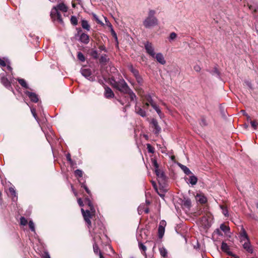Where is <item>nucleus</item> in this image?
Wrapping results in <instances>:
<instances>
[{
	"label": "nucleus",
	"mask_w": 258,
	"mask_h": 258,
	"mask_svg": "<svg viewBox=\"0 0 258 258\" xmlns=\"http://www.w3.org/2000/svg\"><path fill=\"white\" fill-rule=\"evenodd\" d=\"M110 84L114 89L123 94V99L118 100V101L122 105L125 106L123 108L124 112L126 111V108L130 107V102H133L137 104V98L136 95L121 76L118 78L112 77L110 78Z\"/></svg>",
	"instance_id": "nucleus-1"
},
{
	"label": "nucleus",
	"mask_w": 258,
	"mask_h": 258,
	"mask_svg": "<svg viewBox=\"0 0 258 258\" xmlns=\"http://www.w3.org/2000/svg\"><path fill=\"white\" fill-rule=\"evenodd\" d=\"M156 11L149 9L148 12L147 16L143 21V25L146 29H150L158 25V20L156 17Z\"/></svg>",
	"instance_id": "nucleus-2"
},
{
	"label": "nucleus",
	"mask_w": 258,
	"mask_h": 258,
	"mask_svg": "<svg viewBox=\"0 0 258 258\" xmlns=\"http://www.w3.org/2000/svg\"><path fill=\"white\" fill-rule=\"evenodd\" d=\"M94 227L93 229L89 230V232L93 238L95 236L96 239L98 238L100 239L101 235L103 234L106 236V235L105 234V227L103 224V223L98 219H96L94 220Z\"/></svg>",
	"instance_id": "nucleus-3"
},
{
	"label": "nucleus",
	"mask_w": 258,
	"mask_h": 258,
	"mask_svg": "<svg viewBox=\"0 0 258 258\" xmlns=\"http://www.w3.org/2000/svg\"><path fill=\"white\" fill-rule=\"evenodd\" d=\"M50 17L53 23L56 25L60 24L64 26V22L61 17V14L57 11L56 8H53L50 12Z\"/></svg>",
	"instance_id": "nucleus-4"
},
{
	"label": "nucleus",
	"mask_w": 258,
	"mask_h": 258,
	"mask_svg": "<svg viewBox=\"0 0 258 258\" xmlns=\"http://www.w3.org/2000/svg\"><path fill=\"white\" fill-rule=\"evenodd\" d=\"M80 72L82 75L88 80L91 82H94L96 80L95 77L92 75L90 69L82 68L80 70Z\"/></svg>",
	"instance_id": "nucleus-5"
},
{
	"label": "nucleus",
	"mask_w": 258,
	"mask_h": 258,
	"mask_svg": "<svg viewBox=\"0 0 258 258\" xmlns=\"http://www.w3.org/2000/svg\"><path fill=\"white\" fill-rule=\"evenodd\" d=\"M1 82L3 85L8 89L11 90L13 93L14 90L12 87L10 81L6 77L5 73H1L0 74Z\"/></svg>",
	"instance_id": "nucleus-6"
},
{
	"label": "nucleus",
	"mask_w": 258,
	"mask_h": 258,
	"mask_svg": "<svg viewBox=\"0 0 258 258\" xmlns=\"http://www.w3.org/2000/svg\"><path fill=\"white\" fill-rule=\"evenodd\" d=\"M81 212L85 221L87 223L88 227L90 229V227H91V222L90 220L91 215L90 214V211L89 210L85 211L84 209L82 208Z\"/></svg>",
	"instance_id": "nucleus-7"
},
{
	"label": "nucleus",
	"mask_w": 258,
	"mask_h": 258,
	"mask_svg": "<svg viewBox=\"0 0 258 258\" xmlns=\"http://www.w3.org/2000/svg\"><path fill=\"white\" fill-rule=\"evenodd\" d=\"M145 48L148 54H149L152 57H155V53L154 51V47L151 42H149V41L146 42L145 43Z\"/></svg>",
	"instance_id": "nucleus-8"
},
{
	"label": "nucleus",
	"mask_w": 258,
	"mask_h": 258,
	"mask_svg": "<svg viewBox=\"0 0 258 258\" xmlns=\"http://www.w3.org/2000/svg\"><path fill=\"white\" fill-rule=\"evenodd\" d=\"M221 249L222 250L226 253L228 255L231 256L234 258H239L238 256L236 255L235 254H233L230 250V247L228 245V244L224 242H222L221 244Z\"/></svg>",
	"instance_id": "nucleus-9"
},
{
	"label": "nucleus",
	"mask_w": 258,
	"mask_h": 258,
	"mask_svg": "<svg viewBox=\"0 0 258 258\" xmlns=\"http://www.w3.org/2000/svg\"><path fill=\"white\" fill-rule=\"evenodd\" d=\"M189 177H185L184 179L186 183L191 184L192 186L196 185L198 182V178L192 173L189 175Z\"/></svg>",
	"instance_id": "nucleus-10"
},
{
	"label": "nucleus",
	"mask_w": 258,
	"mask_h": 258,
	"mask_svg": "<svg viewBox=\"0 0 258 258\" xmlns=\"http://www.w3.org/2000/svg\"><path fill=\"white\" fill-rule=\"evenodd\" d=\"M151 124L152 127L154 128V133L156 135L159 134L161 131V128L159 125L157 120L156 119L153 118L151 120Z\"/></svg>",
	"instance_id": "nucleus-11"
},
{
	"label": "nucleus",
	"mask_w": 258,
	"mask_h": 258,
	"mask_svg": "<svg viewBox=\"0 0 258 258\" xmlns=\"http://www.w3.org/2000/svg\"><path fill=\"white\" fill-rule=\"evenodd\" d=\"M11 63L10 60L8 58L4 57L3 59L0 58V66L2 67H6L10 72L12 71V68L10 66Z\"/></svg>",
	"instance_id": "nucleus-12"
},
{
	"label": "nucleus",
	"mask_w": 258,
	"mask_h": 258,
	"mask_svg": "<svg viewBox=\"0 0 258 258\" xmlns=\"http://www.w3.org/2000/svg\"><path fill=\"white\" fill-rule=\"evenodd\" d=\"M24 93L29 98L32 102L36 103L38 101V96L36 93L28 91H25Z\"/></svg>",
	"instance_id": "nucleus-13"
},
{
	"label": "nucleus",
	"mask_w": 258,
	"mask_h": 258,
	"mask_svg": "<svg viewBox=\"0 0 258 258\" xmlns=\"http://www.w3.org/2000/svg\"><path fill=\"white\" fill-rule=\"evenodd\" d=\"M89 40V36L85 33H82L80 36L79 41L85 44H88Z\"/></svg>",
	"instance_id": "nucleus-14"
},
{
	"label": "nucleus",
	"mask_w": 258,
	"mask_h": 258,
	"mask_svg": "<svg viewBox=\"0 0 258 258\" xmlns=\"http://www.w3.org/2000/svg\"><path fill=\"white\" fill-rule=\"evenodd\" d=\"M157 61L161 64H165L166 63V60L164 59V56L162 53L159 52L155 54V57Z\"/></svg>",
	"instance_id": "nucleus-15"
},
{
	"label": "nucleus",
	"mask_w": 258,
	"mask_h": 258,
	"mask_svg": "<svg viewBox=\"0 0 258 258\" xmlns=\"http://www.w3.org/2000/svg\"><path fill=\"white\" fill-rule=\"evenodd\" d=\"M243 247L244 249H245L248 252L252 253H253V249L252 248V246L250 244L249 240H246L243 244Z\"/></svg>",
	"instance_id": "nucleus-16"
},
{
	"label": "nucleus",
	"mask_w": 258,
	"mask_h": 258,
	"mask_svg": "<svg viewBox=\"0 0 258 258\" xmlns=\"http://www.w3.org/2000/svg\"><path fill=\"white\" fill-rule=\"evenodd\" d=\"M105 97L107 98H113L114 96V93L109 87L105 88Z\"/></svg>",
	"instance_id": "nucleus-17"
},
{
	"label": "nucleus",
	"mask_w": 258,
	"mask_h": 258,
	"mask_svg": "<svg viewBox=\"0 0 258 258\" xmlns=\"http://www.w3.org/2000/svg\"><path fill=\"white\" fill-rule=\"evenodd\" d=\"M197 200L201 204H205L207 202V198L202 194H197Z\"/></svg>",
	"instance_id": "nucleus-18"
},
{
	"label": "nucleus",
	"mask_w": 258,
	"mask_h": 258,
	"mask_svg": "<svg viewBox=\"0 0 258 258\" xmlns=\"http://www.w3.org/2000/svg\"><path fill=\"white\" fill-rule=\"evenodd\" d=\"M155 173L158 178H159L162 181H165L166 179V176L165 175L164 173L161 170L157 169L155 170Z\"/></svg>",
	"instance_id": "nucleus-19"
},
{
	"label": "nucleus",
	"mask_w": 258,
	"mask_h": 258,
	"mask_svg": "<svg viewBox=\"0 0 258 258\" xmlns=\"http://www.w3.org/2000/svg\"><path fill=\"white\" fill-rule=\"evenodd\" d=\"M240 237L241 238V241L245 240H246V241L249 240L248 236L247 234V233L244 228H243V227H241V232L240 233Z\"/></svg>",
	"instance_id": "nucleus-20"
},
{
	"label": "nucleus",
	"mask_w": 258,
	"mask_h": 258,
	"mask_svg": "<svg viewBox=\"0 0 258 258\" xmlns=\"http://www.w3.org/2000/svg\"><path fill=\"white\" fill-rule=\"evenodd\" d=\"M178 165L186 175H189V174H191V171L186 166L182 165L181 163H178Z\"/></svg>",
	"instance_id": "nucleus-21"
},
{
	"label": "nucleus",
	"mask_w": 258,
	"mask_h": 258,
	"mask_svg": "<svg viewBox=\"0 0 258 258\" xmlns=\"http://www.w3.org/2000/svg\"><path fill=\"white\" fill-rule=\"evenodd\" d=\"M74 174H75V176L78 178V180H79V179L82 180V181H83V180H85L83 178V172L82 170H80V169L76 170L74 172Z\"/></svg>",
	"instance_id": "nucleus-22"
},
{
	"label": "nucleus",
	"mask_w": 258,
	"mask_h": 258,
	"mask_svg": "<svg viewBox=\"0 0 258 258\" xmlns=\"http://www.w3.org/2000/svg\"><path fill=\"white\" fill-rule=\"evenodd\" d=\"M93 241H94V243H93V250H94V253L96 254H99V252H101L99 250V247L97 244V239H96V237L94 236L93 238Z\"/></svg>",
	"instance_id": "nucleus-23"
},
{
	"label": "nucleus",
	"mask_w": 258,
	"mask_h": 258,
	"mask_svg": "<svg viewBox=\"0 0 258 258\" xmlns=\"http://www.w3.org/2000/svg\"><path fill=\"white\" fill-rule=\"evenodd\" d=\"M135 110L136 113L142 117H145L147 115L146 111L140 107L136 106Z\"/></svg>",
	"instance_id": "nucleus-24"
},
{
	"label": "nucleus",
	"mask_w": 258,
	"mask_h": 258,
	"mask_svg": "<svg viewBox=\"0 0 258 258\" xmlns=\"http://www.w3.org/2000/svg\"><path fill=\"white\" fill-rule=\"evenodd\" d=\"M54 8H56L58 11L60 10L63 12H66L68 11V7L63 3H60Z\"/></svg>",
	"instance_id": "nucleus-25"
},
{
	"label": "nucleus",
	"mask_w": 258,
	"mask_h": 258,
	"mask_svg": "<svg viewBox=\"0 0 258 258\" xmlns=\"http://www.w3.org/2000/svg\"><path fill=\"white\" fill-rule=\"evenodd\" d=\"M85 203L88 206V207H89L90 210L92 213L95 212V210L93 205V204L89 198H85Z\"/></svg>",
	"instance_id": "nucleus-26"
},
{
	"label": "nucleus",
	"mask_w": 258,
	"mask_h": 258,
	"mask_svg": "<svg viewBox=\"0 0 258 258\" xmlns=\"http://www.w3.org/2000/svg\"><path fill=\"white\" fill-rule=\"evenodd\" d=\"M79 182L81 185V187L84 188V189L85 190V191H86V192L88 195H91V191L89 190V189L88 188L87 186L85 184L86 181L83 180V181H82V180L79 179Z\"/></svg>",
	"instance_id": "nucleus-27"
},
{
	"label": "nucleus",
	"mask_w": 258,
	"mask_h": 258,
	"mask_svg": "<svg viewBox=\"0 0 258 258\" xmlns=\"http://www.w3.org/2000/svg\"><path fill=\"white\" fill-rule=\"evenodd\" d=\"M81 26L83 29H86L87 31H90V26L87 20L82 19L81 20Z\"/></svg>",
	"instance_id": "nucleus-28"
},
{
	"label": "nucleus",
	"mask_w": 258,
	"mask_h": 258,
	"mask_svg": "<svg viewBox=\"0 0 258 258\" xmlns=\"http://www.w3.org/2000/svg\"><path fill=\"white\" fill-rule=\"evenodd\" d=\"M140 236H137V239L139 243V247L141 250L145 252L147 250L146 246L141 241Z\"/></svg>",
	"instance_id": "nucleus-29"
},
{
	"label": "nucleus",
	"mask_w": 258,
	"mask_h": 258,
	"mask_svg": "<svg viewBox=\"0 0 258 258\" xmlns=\"http://www.w3.org/2000/svg\"><path fill=\"white\" fill-rule=\"evenodd\" d=\"M9 191L11 193V195L13 196L12 200L14 202H15L17 200L18 198L16 195V190L13 187H10L9 188Z\"/></svg>",
	"instance_id": "nucleus-30"
},
{
	"label": "nucleus",
	"mask_w": 258,
	"mask_h": 258,
	"mask_svg": "<svg viewBox=\"0 0 258 258\" xmlns=\"http://www.w3.org/2000/svg\"><path fill=\"white\" fill-rule=\"evenodd\" d=\"M17 80L23 88L25 89H29V86L24 79L17 78Z\"/></svg>",
	"instance_id": "nucleus-31"
},
{
	"label": "nucleus",
	"mask_w": 258,
	"mask_h": 258,
	"mask_svg": "<svg viewBox=\"0 0 258 258\" xmlns=\"http://www.w3.org/2000/svg\"><path fill=\"white\" fill-rule=\"evenodd\" d=\"M220 229L221 231H223L225 233L228 232L230 231V228L225 224H221L220 226Z\"/></svg>",
	"instance_id": "nucleus-32"
},
{
	"label": "nucleus",
	"mask_w": 258,
	"mask_h": 258,
	"mask_svg": "<svg viewBox=\"0 0 258 258\" xmlns=\"http://www.w3.org/2000/svg\"><path fill=\"white\" fill-rule=\"evenodd\" d=\"M146 99L147 101L150 104V105H151L152 107L156 104L154 102L151 95L150 94L146 95Z\"/></svg>",
	"instance_id": "nucleus-33"
},
{
	"label": "nucleus",
	"mask_w": 258,
	"mask_h": 258,
	"mask_svg": "<svg viewBox=\"0 0 258 258\" xmlns=\"http://www.w3.org/2000/svg\"><path fill=\"white\" fill-rule=\"evenodd\" d=\"M159 250L161 255L164 257H165L167 255V251L164 247H159Z\"/></svg>",
	"instance_id": "nucleus-34"
},
{
	"label": "nucleus",
	"mask_w": 258,
	"mask_h": 258,
	"mask_svg": "<svg viewBox=\"0 0 258 258\" xmlns=\"http://www.w3.org/2000/svg\"><path fill=\"white\" fill-rule=\"evenodd\" d=\"M92 15L94 19L96 21V22L98 24L101 25L102 26H103L104 25V24L99 19L98 17L97 16V15L96 14L92 13Z\"/></svg>",
	"instance_id": "nucleus-35"
},
{
	"label": "nucleus",
	"mask_w": 258,
	"mask_h": 258,
	"mask_svg": "<svg viewBox=\"0 0 258 258\" xmlns=\"http://www.w3.org/2000/svg\"><path fill=\"white\" fill-rule=\"evenodd\" d=\"M183 205L187 208H189L191 206V201L189 199H184V200L183 201Z\"/></svg>",
	"instance_id": "nucleus-36"
},
{
	"label": "nucleus",
	"mask_w": 258,
	"mask_h": 258,
	"mask_svg": "<svg viewBox=\"0 0 258 258\" xmlns=\"http://www.w3.org/2000/svg\"><path fill=\"white\" fill-rule=\"evenodd\" d=\"M90 55L94 59H97L98 58V53L97 50L93 49L90 52Z\"/></svg>",
	"instance_id": "nucleus-37"
},
{
	"label": "nucleus",
	"mask_w": 258,
	"mask_h": 258,
	"mask_svg": "<svg viewBox=\"0 0 258 258\" xmlns=\"http://www.w3.org/2000/svg\"><path fill=\"white\" fill-rule=\"evenodd\" d=\"M78 59L81 62H84L85 60V57L82 52L79 51L77 54Z\"/></svg>",
	"instance_id": "nucleus-38"
},
{
	"label": "nucleus",
	"mask_w": 258,
	"mask_h": 258,
	"mask_svg": "<svg viewBox=\"0 0 258 258\" xmlns=\"http://www.w3.org/2000/svg\"><path fill=\"white\" fill-rule=\"evenodd\" d=\"M71 23L74 26H77L78 25V19L75 16H72L71 17Z\"/></svg>",
	"instance_id": "nucleus-39"
},
{
	"label": "nucleus",
	"mask_w": 258,
	"mask_h": 258,
	"mask_svg": "<svg viewBox=\"0 0 258 258\" xmlns=\"http://www.w3.org/2000/svg\"><path fill=\"white\" fill-rule=\"evenodd\" d=\"M210 73L212 75H216L217 77H220V72L216 67H215L214 68H213V69L212 70L210 71Z\"/></svg>",
	"instance_id": "nucleus-40"
},
{
	"label": "nucleus",
	"mask_w": 258,
	"mask_h": 258,
	"mask_svg": "<svg viewBox=\"0 0 258 258\" xmlns=\"http://www.w3.org/2000/svg\"><path fill=\"white\" fill-rule=\"evenodd\" d=\"M108 60V59L107 58V55L105 54H102L99 58L100 63H106Z\"/></svg>",
	"instance_id": "nucleus-41"
},
{
	"label": "nucleus",
	"mask_w": 258,
	"mask_h": 258,
	"mask_svg": "<svg viewBox=\"0 0 258 258\" xmlns=\"http://www.w3.org/2000/svg\"><path fill=\"white\" fill-rule=\"evenodd\" d=\"M177 35L175 32H171L170 34L168 39L170 42H171V41H173L174 40H175L176 39V38L177 37Z\"/></svg>",
	"instance_id": "nucleus-42"
},
{
	"label": "nucleus",
	"mask_w": 258,
	"mask_h": 258,
	"mask_svg": "<svg viewBox=\"0 0 258 258\" xmlns=\"http://www.w3.org/2000/svg\"><path fill=\"white\" fill-rule=\"evenodd\" d=\"M152 107L155 110V111L158 113L159 116L161 118L163 114L162 113V111L159 108V107L156 104V105H154L153 106H152Z\"/></svg>",
	"instance_id": "nucleus-43"
},
{
	"label": "nucleus",
	"mask_w": 258,
	"mask_h": 258,
	"mask_svg": "<svg viewBox=\"0 0 258 258\" xmlns=\"http://www.w3.org/2000/svg\"><path fill=\"white\" fill-rule=\"evenodd\" d=\"M135 78L139 85H142L143 83V80L141 76L139 74L138 76H136Z\"/></svg>",
	"instance_id": "nucleus-44"
},
{
	"label": "nucleus",
	"mask_w": 258,
	"mask_h": 258,
	"mask_svg": "<svg viewBox=\"0 0 258 258\" xmlns=\"http://www.w3.org/2000/svg\"><path fill=\"white\" fill-rule=\"evenodd\" d=\"M29 227L30 229L32 231L34 232L35 233V225L34 223L32 220H30L29 223Z\"/></svg>",
	"instance_id": "nucleus-45"
},
{
	"label": "nucleus",
	"mask_w": 258,
	"mask_h": 258,
	"mask_svg": "<svg viewBox=\"0 0 258 258\" xmlns=\"http://www.w3.org/2000/svg\"><path fill=\"white\" fill-rule=\"evenodd\" d=\"M110 32L111 33L112 36L114 38V39L116 42V44H118V41L117 34H116V32H115V31L114 30L113 28H111V30H110Z\"/></svg>",
	"instance_id": "nucleus-46"
},
{
	"label": "nucleus",
	"mask_w": 258,
	"mask_h": 258,
	"mask_svg": "<svg viewBox=\"0 0 258 258\" xmlns=\"http://www.w3.org/2000/svg\"><path fill=\"white\" fill-rule=\"evenodd\" d=\"M164 228L162 227L161 226H160L158 228V233H159V237L161 238L162 237L164 233Z\"/></svg>",
	"instance_id": "nucleus-47"
},
{
	"label": "nucleus",
	"mask_w": 258,
	"mask_h": 258,
	"mask_svg": "<svg viewBox=\"0 0 258 258\" xmlns=\"http://www.w3.org/2000/svg\"><path fill=\"white\" fill-rule=\"evenodd\" d=\"M147 149L149 153H153L155 152V149L150 144H147Z\"/></svg>",
	"instance_id": "nucleus-48"
},
{
	"label": "nucleus",
	"mask_w": 258,
	"mask_h": 258,
	"mask_svg": "<svg viewBox=\"0 0 258 258\" xmlns=\"http://www.w3.org/2000/svg\"><path fill=\"white\" fill-rule=\"evenodd\" d=\"M145 205H141L138 208V212L139 215L142 214L143 212L144 211Z\"/></svg>",
	"instance_id": "nucleus-49"
},
{
	"label": "nucleus",
	"mask_w": 258,
	"mask_h": 258,
	"mask_svg": "<svg viewBox=\"0 0 258 258\" xmlns=\"http://www.w3.org/2000/svg\"><path fill=\"white\" fill-rule=\"evenodd\" d=\"M27 223H28V221L25 218H24V217H21L20 218L21 225L25 226L27 224Z\"/></svg>",
	"instance_id": "nucleus-50"
},
{
	"label": "nucleus",
	"mask_w": 258,
	"mask_h": 258,
	"mask_svg": "<svg viewBox=\"0 0 258 258\" xmlns=\"http://www.w3.org/2000/svg\"><path fill=\"white\" fill-rule=\"evenodd\" d=\"M152 165L154 167L155 170L159 169V165L156 160H152Z\"/></svg>",
	"instance_id": "nucleus-51"
},
{
	"label": "nucleus",
	"mask_w": 258,
	"mask_h": 258,
	"mask_svg": "<svg viewBox=\"0 0 258 258\" xmlns=\"http://www.w3.org/2000/svg\"><path fill=\"white\" fill-rule=\"evenodd\" d=\"M250 124L251 126L254 129L256 130L258 126L257 122L255 120H252L250 121Z\"/></svg>",
	"instance_id": "nucleus-52"
},
{
	"label": "nucleus",
	"mask_w": 258,
	"mask_h": 258,
	"mask_svg": "<svg viewBox=\"0 0 258 258\" xmlns=\"http://www.w3.org/2000/svg\"><path fill=\"white\" fill-rule=\"evenodd\" d=\"M214 234H216L219 236H222L223 235V233H222L221 232V230H220V229L219 228H217L216 229L214 232Z\"/></svg>",
	"instance_id": "nucleus-53"
},
{
	"label": "nucleus",
	"mask_w": 258,
	"mask_h": 258,
	"mask_svg": "<svg viewBox=\"0 0 258 258\" xmlns=\"http://www.w3.org/2000/svg\"><path fill=\"white\" fill-rule=\"evenodd\" d=\"M104 19L105 21V22L106 23L107 26L109 28L110 30H111V28H113V26L112 24L110 23V22L108 21L107 18L106 17H104Z\"/></svg>",
	"instance_id": "nucleus-54"
},
{
	"label": "nucleus",
	"mask_w": 258,
	"mask_h": 258,
	"mask_svg": "<svg viewBox=\"0 0 258 258\" xmlns=\"http://www.w3.org/2000/svg\"><path fill=\"white\" fill-rule=\"evenodd\" d=\"M98 48L100 49V51H103L105 52H107V50L106 47L103 44L100 45L98 47Z\"/></svg>",
	"instance_id": "nucleus-55"
},
{
	"label": "nucleus",
	"mask_w": 258,
	"mask_h": 258,
	"mask_svg": "<svg viewBox=\"0 0 258 258\" xmlns=\"http://www.w3.org/2000/svg\"><path fill=\"white\" fill-rule=\"evenodd\" d=\"M66 158H67V160L70 162V163L71 165H73V161L71 159V154L70 153H68L67 154Z\"/></svg>",
	"instance_id": "nucleus-56"
},
{
	"label": "nucleus",
	"mask_w": 258,
	"mask_h": 258,
	"mask_svg": "<svg viewBox=\"0 0 258 258\" xmlns=\"http://www.w3.org/2000/svg\"><path fill=\"white\" fill-rule=\"evenodd\" d=\"M194 69L195 71L199 72L201 71V68L200 66L196 64L194 67Z\"/></svg>",
	"instance_id": "nucleus-57"
},
{
	"label": "nucleus",
	"mask_w": 258,
	"mask_h": 258,
	"mask_svg": "<svg viewBox=\"0 0 258 258\" xmlns=\"http://www.w3.org/2000/svg\"><path fill=\"white\" fill-rule=\"evenodd\" d=\"M78 203L80 207H83L84 206L83 202L81 198H79L78 199Z\"/></svg>",
	"instance_id": "nucleus-58"
},
{
	"label": "nucleus",
	"mask_w": 258,
	"mask_h": 258,
	"mask_svg": "<svg viewBox=\"0 0 258 258\" xmlns=\"http://www.w3.org/2000/svg\"><path fill=\"white\" fill-rule=\"evenodd\" d=\"M132 73L133 74L135 77L140 74L139 71L136 69L132 72Z\"/></svg>",
	"instance_id": "nucleus-59"
},
{
	"label": "nucleus",
	"mask_w": 258,
	"mask_h": 258,
	"mask_svg": "<svg viewBox=\"0 0 258 258\" xmlns=\"http://www.w3.org/2000/svg\"><path fill=\"white\" fill-rule=\"evenodd\" d=\"M43 257V258H50V256L48 252H45Z\"/></svg>",
	"instance_id": "nucleus-60"
},
{
	"label": "nucleus",
	"mask_w": 258,
	"mask_h": 258,
	"mask_svg": "<svg viewBox=\"0 0 258 258\" xmlns=\"http://www.w3.org/2000/svg\"><path fill=\"white\" fill-rule=\"evenodd\" d=\"M223 213L225 216H227L228 215V212L226 209L223 210Z\"/></svg>",
	"instance_id": "nucleus-61"
},
{
	"label": "nucleus",
	"mask_w": 258,
	"mask_h": 258,
	"mask_svg": "<svg viewBox=\"0 0 258 258\" xmlns=\"http://www.w3.org/2000/svg\"><path fill=\"white\" fill-rule=\"evenodd\" d=\"M45 137L47 141L49 142V143L50 144V136L47 134H45Z\"/></svg>",
	"instance_id": "nucleus-62"
},
{
	"label": "nucleus",
	"mask_w": 258,
	"mask_h": 258,
	"mask_svg": "<svg viewBox=\"0 0 258 258\" xmlns=\"http://www.w3.org/2000/svg\"><path fill=\"white\" fill-rule=\"evenodd\" d=\"M201 124L202 125H206V120L205 119H202L201 120Z\"/></svg>",
	"instance_id": "nucleus-63"
},
{
	"label": "nucleus",
	"mask_w": 258,
	"mask_h": 258,
	"mask_svg": "<svg viewBox=\"0 0 258 258\" xmlns=\"http://www.w3.org/2000/svg\"><path fill=\"white\" fill-rule=\"evenodd\" d=\"M129 70L131 72H133L136 69L133 67L132 65L129 66Z\"/></svg>",
	"instance_id": "nucleus-64"
}]
</instances>
